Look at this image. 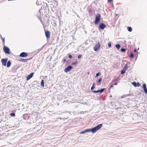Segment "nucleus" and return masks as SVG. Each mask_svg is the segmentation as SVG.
I'll return each mask as SVG.
<instances>
[{
	"instance_id": "nucleus-1",
	"label": "nucleus",
	"mask_w": 147,
	"mask_h": 147,
	"mask_svg": "<svg viewBox=\"0 0 147 147\" xmlns=\"http://www.w3.org/2000/svg\"><path fill=\"white\" fill-rule=\"evenodd\" d=\"M102 126V124H100L97 126L94 127L91 129H88L89 131H91L92 133H94L96 132Z\"/></svg>"
},
{
	"instance_id": "nucleus-2",
	"label": "nucleus",
	"mask_w": 147,
	"mask_h": 147,
	"mask_svg": "<svg viewBox=\"0 0 147 147\" xmlns=\"http://www.w3.org/2000/svg\"><path fill=\"white\" fill-rule=\"evenodd\" d=\"M100 15L99 14H97L95 17V20L94 23L97 25L99 22L100 20Z\"/></svg>"
},
{
	"instance_id": "nucleus-3",
	"label": "nucleus",
	"mask_w": 147,
	"mask_h": 147,
	"mask_svg": "<svg viewBox=\"0 0 147 147\" xmlns=\"http://www.w3.org/2000/svg\"><path fill=\"white\" fill-rule=\"evenodd\" d=\"M100 46V44L98 42L96 44L94 47V49L95 51H97L99 49Z\"/></svg>"
},
{
	"instance_id": "nucleus-4",
	"label": "nucleus",
	"mask_w": 147,
	"mask_h": 147,
	"mask_svg": "<svg viewBox=\"0 0 147 147\" xmlns=\"http://www.w3.org/2000/svg\"><path fill=\"white\" fill-rule=\"evenodd\" d=\"M3 50L6 53L8 54H10V52L9 50V48L7 46H5L3 48Z\"/></svg>"
},
{
	"instance_id": "nucleus-5",
	"label": "nucleus",
	"mask_w": 147,
	"mask_h": 147,
	"mask_svg": "<svg viewBox=\"0 0 147 147\" xmlns=\"http://www.w3.org/2000/svg\"><path fill=\"white\" fill-rule=\"evenodd\" d=\"M7 60L8 59L7 58L2 59L1 60V61L2 64L4 66H6Z\"/></svg>"
},
{
	"instance_id": "nucleus-6",
	"label": "nucleus",
	"mask_w": 147,
	"mask_h": 147,
	"mask_svg": "<svg viewBox=\"0 0 147 147\" xmlns=\"http://www.w3.org/2000/svg\"><path fill=\"white\" fill-rule=\"evenodd\" d=\"M73 68V67L70 65H69L64 69V71L66 73L68 72L69 71Z\"/></svg>"
},
{
	"instance_id": "nucleus-7",
	"label": "nucleus",
	"mask_w": 147,
	"mask_h": 147,
	"mask_svg": "<svg viewBox=\"0 0 147 147\" xmlns=\"http://www.w3.org/2000/svg\"><path fill=\"white\" fill-rule=\"evenodd\" d=\"M106 26L103 23H100L99 25V28L100 29H103L105 28Z\"/></svg>"
},
{
	"instance_id": "nucleus-8",
	"label": "nucleus",
	"mask_w": 147,
	"mask_h": 147,
	"mask_svg": "<svg viewBox=\"0 0 147 147\" xmlns=\"http://www.w3.org/2000/svg\"><path fill=\"white\" fill-rule=\"evenodd\" d=\"M45 36L47 38H50V32L48 31H45Z\"/></svg>"
},
{
	"instance_id": "nucleus-9",
	"label": "nucleus",
	"mask_w": 147,
	"mask_h": 147,
	"mask_svg": "<svg viewBox=\"0 0 147 147\" xmlns=\"http://www.w3.org/2000/svg\"><path fill=\"white\" fill-rule=\"evenodd\" d=\"M27 56L28 54L27 53L25 52H22L20 55V56L22 57H26Z\"/></svg>"
},
{
	"instance_id": "nucleus-10",
	"label": "nucleus",
	"mask_w": 147,
	"mask_h": 147,
	"mask_svg": "<svg viewBox=\"0 0 147 147\" xmlns=\"http://www.w3.org/2000/svg\"><path fill=\"white\" fill-rule=\"evenodd\" d=\"M127 65H126L123 68V70H122L121 71V74H124V73H125L126 69H127Z\"/></svg>"
},
{
	"instance_id": "nucleus-11",
	"label": "nucleus",
	"mask_w": 147,
	"mask_h": 147,
	"mask_svg": "<svg viewBox=\"0 0 147 147\" xmlns=\"http://www.w3.org/2000/svg\"><path fill=\"white\" fill-rule=\"evenodd\" d=\"M34 74V73H32L30 75H29L28 76H27V77L26 78V80H28L29 79H30L31 78H32V77Z\"/></svg>"
},
{
	"instance_id": "nucleus-12",
	"label": "nucleus",
	"mask_w": 147,
	"mask_h": 147,
	"mask_svg": "<svg viewBox=\"0 0 147 147\" xmlns=\"http://www.w3.org/2000/svg\"><path fill=\"white\" fill-rule=\"evenodd\" d=\"M132 84L136 87L137 86L139 87L140 86V84L139 82L136 83L135 82H132Z\"/></svg>"
},
{
	"instance_id": "nucleus-13",
	"label": "nucleus",
	"mask_w": 147,
	"mask_h": 147,
	"mask_svg": "<svg viewBox=\"0 0 147 147\" xmlns=\"http://www.w3.org/2000/svg\"><path fill=\"white\" fill-rule=\"evenodd\" d=\"M143 88L144 91L145 93L147 94V89L146 88V84H144L143 85Z\"/></svg>"
},
{
	"instance_id": "nucleus-14",
	"label": "nucleus",
	"mask_w": 147,
	"mask_h": 147,
	"mask_svg": "<svg viewBox=\"0 0 147 147\" xmlns=\"http://www.w3.org/2000/svg\"><path fill=\"white\" fill-rule=\"evenodd\" d=\"M11 61H9L7 63V67H9L11 65Z\"/></svg>"
},
{
	"instance_id": "nucleus-15",
	"label": "nucleus",
	"mask_w": 147,
	"mask_h": 147,
	"mask_svg": "<svg viewBox=\"0 0 147 147\" xmlns=\"http://www.w3.org/2000/svg\"><path fill=\"white\" fill-rule=\"evenodd\" d=\"M102 78H100L98 80V85H99L101 84V82L102 81Z\"/></svg>"
},
{
	"instance_id": "nucleus-16",
	"label": "nucleus",
	"mask_w": 147,
	"mask_h": 147,
	"mask_svg": "<svg viewBox=\"0 0 147 147\" xmlns=\"http://www.w3.org/2000/svg\"><path fill=\"white\" fill-rule=\"evenodd\" d=\"M128 31L129 32H131L132 31V29L131 27H128L127 28Z\"/></svg>"
},
{
	"instance_id": "nucleus-17",
	"label": "nucleus",
	"mask_w": 147,
	"mask_h": 147,
	"mask_svg": "<svg viewBox=\"0 0 147 147\" xmlns=\"http://www.w3.org/2000/svg\"><path fill=\"white\" fill-rule=\"evenodd\" d=\"M41 86L42 87H44V81L43 80H42L41 82Z\"/></svg>"
},
{
	"instance_id": "nucleus-18",
	"label": "nucleus",
	"mask_w": 147,
	"mask_h": 147,
	"mask_svg": "<svg viewBox=\"0 0 147 147\" xmlns=\"http://www.w3.org/2000/svg\"><path fill=\"white\" fill-rule=\"evenodd\" d=\"M129 57L131 58H133L134 57V54L131 52L130 53Z\"/></svg>"
},
{
	"instance_id": "nucleus-19",
	"label": "nucleus",
	"mask_w": 147,
	"mask_h": 147,
	"mask_svg": "<svg viewBox=\"0 0 147 147\" xmlns=\"http://www.w3.org/2000/svg\"><path fill=\"white\" fill-rule=\"evenodd\" d=\"M115 47L117 49H119L120 47V46L119 44H117L116 45Z\"/></svg>"
},
{
	"instance_id": "nucleus-20",
	"label": "nucleus",
	"mask_w": 147,
	"mask_h": 147,
	"mask_svg": "<svg viewBox=\"0 0 147 147\" xmlns=\"http://www.w3.org/2000/svg\"><path fill=\"white\" fill-rule=\"evenodd\" d=\"M89 131V130H88V129H86L84 131H82L81 133H80V134H84V133H85V132H88Z\"/></svg>"
},
{
	"instance_id": "nucleus-21",
	"label": "nucleus",
	"mask_w": 147,
	"mask_h": 147,
	"mask_svg": "<svg viewBox=\"0 0 147 147\" xmlns=\"http://www.w3.org/2000/svg\"><path fill=\"white\" fill-rule=\"evenodd\" d=\"M21 59L20 60V61H24V62H26L27 60L29 59Z\"/></svg>"
},
{
	"instance_id": "nucleus-22",
	"label": "nucleus",
	"mask_w": 147,
	"mask_h": 147,
	"mask_svg": "<svg viewBox=\"0 0 147 147\" xmlns=\"http://www.w3.org/2000/svg\"><path fill=\"white\" fill-rule=\"evenodd\" d=\"M10 115L12 117L15 116V113H11L10 114Z\"/></svg>"
},
{
	"instance_id": "nucleus-23",
	"label": "nucleus",
	"mask_w": 147,
	"mask_h": 147,
	"mask_svg": "<svg viewBox=\"0 0 147 147\" xmlns=\"http://www.w3.org/2000/svg\"><path fill=\"white\" fill-rule=\"evenodd\" d=\"M101 74V73L100 72H98L96 74V77H97V76L100 75Z\"/></svg>"
},
{
	"instance_id": "nucleus-24",
	"label": "nucleus",
	"mask_w": 147,
	"mask_h": 147,
	"mask_svg": "<svg viewBox=\"0 0 147 147\" xmlns=\"http://www.w3.org/2000/svg\"><path fill=\"white\" fill-rule=\"evenodd\" d=\"M104 90H105V89H102L100 90H99V92H102L104 91Z\"/></svg>"
},
{
	"instance_id": "nucleus-25",
	"label": "nucleus",
	"mask_w": 147,
	"mask_h": 147,
	"mask_svg": "<svg viewBox=\"0 0 147 147\" xmlns=\"http://www.w3.org/2000/svg\"><path fill=\"white\" fill-rule=\"evenodd\" d=\"M93 92H94V93H97V92H99V90H98L97 91H96V90H94L93 91Z\"/></svg>"
},
{
	"instance_id": "nucleus-26",
	"label": "nucleus",
	"mask_w": 147,
	"mask_h": 147,
	"mask_svg": "<svg viewBox=\"0 0 147 147\" xmlns=\"http://www.w3.org/2000/svg\"><path fill=\"white\" fill-rule=\"evenodd\" d=\"M121 51L123 52H125L126 51V50L125 49L122 48L121 49Z\"/></svg>"
},
{
	"instance_id": "nucleus-27",
	"label": "nucleus",
	"mask_w": 147,
	"mask_h": 147,
	"mask_svg": "<svg viewBox=\"0 0 147 147\" xmlns=\"http://www.w3.org/2000/svg\"><path fill=\"white\" fill-rule=\"evenodd\" d=\"M63 63L64 64L65 63V62L66 61V60L65 58H63Z\"/></svg>"
},
{
	"instance_id": "nucleus-28",
	"label": "nucleus",
	"mask_w": 147,
	"mask_h": 147,
	"mask_svg": "<svg viewBox=\"0 0 147 147\" xmlns=\"http://www.w3.org/2000/svg\"><path fill=\"white\" fill-rule=\"evenodd\" d=\"M77 63V61H76L75 62H74V63H72V65H75Z\"/></svg>"
},
{
	"instance_id": "nucleus-29",
	"label": "nucleus",
	"mask_w": 147,
	"mask_h": 147,
	"mask_svg": "<svg viewBox=\"0 0 147 147\" xmlns=\"http://www.w3.org/2000/svg\"><path fill=\"white\" fill-rule=\"evenodd\" d=\"M82 57V55H78V58H80L81 57Z\"/></svg>"
},
{
	"instance_id": "nucleus-30",
	"label": "nucleus",
	"mask_w": 147,
	"mask_h": 147,
	"mask_svg": "<svg viewBox=\"0 0 147 147\" xmlns=\"http://www.w3.org/2000/svg\"><path fill=\"white\" fill-rule=\"evenodd\" d=\"M68 57H69L70 58V59H71V58L72 57V56L71 55H68Z\"/></svg>"
},
{
	"instance_id": "nucleus-31",
	"label": "nucleus",
	"mask_w": 147,
	"mask_h": 147,
	"mask_svg": "<svg viewBox=\"0 0 147 147\" xmlns=\"http://www.w3.org/2000/svg\"><path fill=\"white\" fill-rule=\"evenodd\" d=\"M94 88H95L93 86H92V87H91V90H93L94 89Z\"/></svg>"
},
{
	"instance_id": "nucleus-32",
	"label": "nucleus",
	"mask_w": 147,
	"mask_h": 147,
	"mask_svg": "<svg viewBox=\"0 0 147 147\" xmlns=\"http://www.w3.org/2000/svg\"><path fill=\"white\" fill-rule=\"evenodd\" d=\"M108 45L109 47H110V42H109L108 44Z\"/></svg>"
},
{
	"instance_id": "nucleus-33",
	"label": "nucleus",
	"mask_w": 147,
	"mask_h": 147,
	"mask_svg": "<svg viewBox=\"0 0 147 147\" xmlns=\"http://www.w3.org/2000/svg\"><path fill=\"white\" fill-rule=\"evenodd\" d=\"M3 41L4 45V44H5V39H4V38H3Z\"/></svg>"
},
{
	"instance_id": "nucleus-34",
	"label": "nucleus",
	"mask_w": 147,
	"mask_h": 147,
	"mask_svg": "<svg viewBox=\"0 0 147 147\" xmlns=\"http://www.w3.org/2000/svg\"><path fill=\"white\" fill-rule=\"evenodd\" d=\"M95 84L94 83V84H93V85H92V86H94V87H95Z\"/></svg>"
},
{
	"instance_id": "nucleus-35",
	"label": "nucleus",
	"mask_w": 147,
	"mask_h": 147,
	"mask_svg": "<svg viewBox=\"0 0 147 147\" xmlns=\"http://www.w3.org/2000/svg\"><path fill=\"white\" fill-rule=\"evenodd\" d=\"M134 52H137V51L136 50V49H135L134 51Z\"/></svg>"
},
{
	"instance_id": "nucleus-36",
	"label": "nucleus",
	"mask_w": 147,
	"mask_h": 147,
	"mask_svg": "<svg viewBox=\"0 0 147 147\" xmlns=\"http://www.w3.org/2000/svg\"><path fill=\"white\" fill-rule=\"evenodd\" d=\"M108 1L109 2H110V0H108Z\"/></svg>"
},
{
	"instance_id": "nucleus-37",
	"label": "nucleus",
	"mask_w": 147,
	"mask_h": 147,
	"mask_svg": "<svg viewBox=\"0 0 147 147\" xmlns=\"http://www.w3.org/2000/svg\"><path fill=\"white\" fill-rule=\"evenodd\" d=\"M112 6L114 8V6H113V4L112 5Z\"/></svg>"
},
{
	"instance_id": "nucleus-38",
	"label": "nucleus",
	"mask_w": 147,
	"mask_h": 147,
	"mask_svg": "<svg viewBox=\"0 0 147 147\" xmlns=\"http://www.w3.org/2000/svg\"><path fill=\"white\" fill-rule=\"evenodd\" d=\"M111 0V2H112V0Z\"/></svg>"
}]
</instances>
